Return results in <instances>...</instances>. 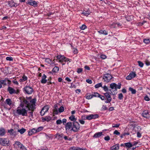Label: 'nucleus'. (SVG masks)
I'll return each instance as SVG.
<instances>
[{
    "label": "nucleus",
    "mask_w": 150,
    "mask_h": 150,
    "mask_svg": "<svg viewBox=\"0 0 150 150\" xmlns=\"http://www.w3.org/2000/svg\"><path fill=\"white\" fill-rule=\"evenodd\" d=\"M5 101L6 104L10 106L11 105L13 104L12 101L10 98H8L6 99Z\"/></svg>",
    "instance_id": "23"
},
{
    "label": "nucleus",
    "mask_w": 150,
    "mask_h": 150,
    "mask_svg": "<svg viewBox=\"0 0 150 150\" xmlns=\"http://www.w3.org/2000/svg\"><path fill=\"white\" fill-rule=\"evenodd\" d=\"M24 91L25 93L28 94H31L33 92V89L29 86H26L23 88Z\"/></svg>",
    "instance_id": "7"
},
{
    "label": "nucleus",
    "mask_w": 150,
    "mask_h": 150,
    "mask_svg": "<svg viewBox=\"0 0 150 150\" xmlns=\"http://www.w3.org/2000/svg\"><path fill=\"white\" fill-rule=\"evenodd\" d=\"M13 146L17 150H27L26 148L19 141L15 142Z\"/></svg>",
    "instance_id": "2"
},
{
    "label": "nucleus",
    "mask_w": 150,
    "mask_h": 150,
    "mask_svg": "<svg viewBox=\"0 0 150 150\" xmlns=\"http://www.w3.org/2000/svg\"><path fill=\"white\" fill-rule=\"evenodd\" d=\"M99 94L97 92L92 93V94L93 97H98V96H99Z\"/></svg>",
    "instance_id": "38"
},
{
    "label": "nucleus",
    "mask_w": 150,
    "mask_h": 150,
    "mask_svg": "<svg viewBox=\"0 0 150 150\" xmlns=\"http://www.w3.org/2000/svg\"><path fill=\"white\" fill-rule=\"evenodd\" d=\"M125 146L128 148H130L133 145L130 142L126 143L124 144Z\"/></svg>",
    "instance_id": "30"
},
{
    "label": "nucleus",
    "mask_w": 150,
    "mask_h": 150,
    "mask_svg": "<svg viewBox=\"0 0 150 150\" xmlns=\"http://www.w3.org/2000/svg\"><path fill=\"white\" fill-rule=\"evenodd\" d=\"M18 132H20L21 134H22L26 131V129L23 128H22L21 129H18Z\"/></svg>",
    "instance_id": "32"
},
{
    "label": "nucleus",
    "mask_w": 150,
    "mask_h": 150,
    "mask_svg": "<svg viewBox=\"0 0 150 150\" xmlns=\"http://www.w3.org/2000/svg\"><path fill=\"white\" fill-rule=\"evenodd\" d=\"M70 87L71 88H76V86L73 83H71V86H70Z\"/></svg>",
    "instance_id": "64"
},
{
    "label": "nucleus",
    "mask_w": 150,
    "mask_h": 150,
    "mask_svg": "<svg viewBox=\"0 0 150 150\" xmlns=\"http://www.w3.org/2000/svg\"><path fill=\"white\" fill-rule=\"evenodd\" d=\"M73 123L71 122H68L66 125L65 129L67 131H69L71 129L72 127Z\"/></svg>",
    "instance_id": "14"
},
{
    "label": "nucleus",
    "mask_w": 150,
    "mask_h": 150,
    "mask_svg": "<svg viewBox=\"0 0 150 150\" xmlns=\"http://www.w3.org/2000/svg\"><path fill=\"white\" fill-rule=\"evenodd\" d=\"M9 143V140L8 139L0 138V144H1L3 146L6 145L8 146Z\"/></svg>",
    "instance_id": "10"
},
{
    "label": "nucleus",
    "mask_w": 150,
    "mask_h": 150,
    "mask_svg": "<svg viewBox=\"0 0 150 150\" xmlns=\"http://www.w3.org/2000/svg\"><path fill=\"white\" fill-rule=\"evenodd\" d=\"M86 81L87 83H90V84H91L92 83V81L90 79H86Z\"/></svg>",
    "instance_id": "55"
},
{
    "label": "nucleus",
    "mask_w": 150,
    "mask_h": 150,
    "mask_svg": "<svg viewBox=\"0 0 150 150\" xmlns=\"http://www.w3.org/2000/svg\"><path fill=\"white\" fill-rule=\"evenodd\" d=\"M102 88L105 92L107 91L108 90V87L106 85H105L103 87H102Z\"/></svg>",
    "instance_id": "41"
},
{
    "label": "nucleus",
    "mask_w": 150,
    "mask_h": 150,
    "mask_svg": "<svg viewBox=\"0 0 150 150\" xmlns=\"http://www.w3.org/2000/svg\"><path fill=\"white\" fill-rule=\"evenodd\" d=\"M102 84L101 83H100L96 84L95 86V88H98L100 87L102 88Z\"/></svg>",
    "instance_id": "35"
},
{
    "label": "nucleus",
    "mask_w": 150,
    "mask_h": 150,
    "mask_svg": "<svg viewBox=\"0 0 150 150\" xmlns=\"http://www.w3.org/2000/svg\"><path fill=\"white\" fill-rule=\"evenodd\" d=\"M43 129V127H40L38 129H36V131L37 132H39V131L42 130Z\"/></svg>",
    "instance_id": "57"
},
{
    "label": "nucleus",
    "mask_w": 150,
    "mask_h": 150,
    "mask_svg": "<svg viewBox=\"0 0 150 150\" xmlns=\"http://www.w3.org/2000/svg\"><path fill=\"white\" fill-rule=\"evenodd\" d=\"M119 144H116L114 145L111 148V150H117L119 149Z\"/></svg>",
    "instance_id": "22"
},
{
    "label": "nucleus",
    "mask_w": 150,
    "mask_h": 150,
    "mask_svg": "<svg viewBox=\"0 0 150 150\" xmlns=\"http://www.w3.org/2000/svg\"><path fill=\"white\" fill-rule=\"evenodd\" d=\"M112 76L109 74H106L104 75L103 79V81L107 83L109 82L112 78Z\"/></svg>",
    "instance_id": "5"
},
{
    "label": "nucleus",
    "mask_w": 150,
    "mask_h": 150,
    "mask_svg": "<svg viewBox=\"0 0 150 150\" xmlns=\"http://www.w3.org/2000/svg\"><path fill=\"white\" fill-rule=\"evenodd\" d=\"M13 83H14L15 84H16L17 85H18V82L17 81H16V80H13L12 81Z\"/></svg>",
    "instance_id": "60"
},
{
    "label": "nucleus",
    "mask_w": 150,
    "mask_h": 150,
    "mask_svg": "<svg viewBox=\"0 0 150 150\" xmlns=\"http://www.w3.org/2000/svg\"><path fill=\"white\" fill-rule=\"evenodd\" d=\"M93 98L92 94L90 93L87 94L86 95V98L88 99H90Z\"/></svg>",
    "instance_id": "31"
},
{
    "label": "nucleus",
    "mask_w": 150,
    "mask_h": 150,
    "mask_svg": "<svg viewBox=\"0 0 150 150\" xmlns=\"http://www.w3.org/2000/svg\"><path fill=\"white\" fill-rule=\"evenodd\" d=\"M129 90L131 92L132 94H135L136 93V90L132 87H129Z\"/></svg>",
    "instance_id": "33"
},
{
    "label": "nucleus",
    "mask_w": 150,
    "mask_h": 150,
    "mask_svg": "<svg viewBox=\"0 0 150 150\" xmlns=\"http://www.w3.org/2000/svg\"><path fill=\"white\" fill-rule=\"evenodd\" d=\"M56 57L57 59L59 60V62L61 63L64 61L65 62H70L71 60V59L67 58L64 56L62 55H57Z\"/></svg>",
    "instance_id": "4"
},
{
    "label": "nucleus",
    "mask_w": 150,
    "mask_h": 150,
    "mask_svg": "<svg viewBox=\"0 0 150 150\" xmlns=\"http://www.w3.org/2000/svg\"><path fill=\"white\" fill-rule=\"evenodd\" d=\"M79 122L81 124L83 125L85 123V121L82 120H79Z\"/></svg>",
    "instance_id": "62"
},
{
    "label": "nucleus",
    "mask_w": 150,
    "mask_h": 150,
    "mask_svg": "<svg viewBox=\"0 0 150 150\" xmlns=\"http://www.w3.org/2000/svg\"><path fill=\"white\" fill-rule=\"evenodd\" d=\"M106 56L105 55L103 54H102L100 56V57L103 59H106Z\"/></svg>",
    "instance_id": "51"
},
{
    "label": "nucleus",
    "mask_w": 150,
    "mask_h": 150,
    "mask_svg": "<svg viewBox=\"0 0 150 150\" xmlns=\"http://www.w3.org/2000/svg\"><path fill=\"white\" fill-rule=\"evenodd\" d=\"M26 4H29L34 7H36L38 6V3L35 1L33 0H29L26 2Z\"/></svg>",
    "instance_id": "13"
},
{
    "label": "nucleus",
    "mask_w": 150,
    "mask_h": 150,
    "mask_svg": "<svg viewBox=\"0 0 150 150\" xmlns=\"http://www.w3.org/2000/svg\"><path fill=\"white\" fill-rule=\"evenodd\" d=\"M27 79L28 77L26 76L25 75H24L22 77V78L20 79L19 81L21 82H23L27 80Z\"/></svg>",
    "instance_id": "24"
},
{
    "label": "nucleus",
    "mask_w": 150,
    "mask_h": 150,
    "mask_svg": "<svg viewBox=\"0 0 150 150\" xmlns=\"http://www.w3.org/2000/svg\"><path fill=\"white\" fill-rule=\"evenodd\" d=\"M98 97L100 98L102 100H105V97L99 94V96H98Z\"/></svg>",
    "instance_id": "46"
},
{
    "label": "nucleus",
    "mask_w": 150,
    "mask_h": 150,
    "mask_svg": "<svg viewBox=\"0 0 150 150\" xmlns=\"http://www.w3.org/2000/svg\"><path fill=\"white\" fill-rule=\"evenodd\" d=\"M144 99L147 101H149L150 100L149 98L146 95L144 97Z\"/></svg>",
    "instance_id": "56"
},
{
    "label": "nucleus",
    "mask_w": 150,
    "mask_h": 150,
    "mask_svg": "<svg viewBox=\"0 0 150 150\" xmlns=\"http://www.w3.org/2000/svg\"><path fill=\"white\" fill-rule=\"evenodd\" d=\"M118 98L119 100H121L123 99V95L122 93H120L118 95Z\"/></svg>",
    "instance_id": "45"
},
{
    "label": "nucleus",
    "mask_w": 150,
    "mask_h": 150,
    "mask_svg": "<svg viewBox=\"0 0 150 150\" xmlns=\"http://www.w3.org/2000/svg\"><path fill=\"white\" fill-rule=\"evenodd\" d=\"M63 134H60L59 133L55 135L56 138L58 139L62 138L63 137Z\"/></svg>",
    "instance_id": "27"
},
{
    "label": "nucleus",
    "mask_w": 150,
    "mask_h": 150,
    "mask_svg": "<svg viewBox=\"0 0 150 150\" xmlns=\"http://www.w3.org/2000/svg\"><path fill=\"white\" fill-rule=\"evenodd\" d=\"M46 76L45 74H44L42 76V79L41 81V82L42 83H46L47 82V80L46 79Z\"/></svg>",
    "instance_id": "19"
},
{
    "label": "nucleus",
    "mask_w": 150,
    "mask_h": 150,
    "mask_svg": "<svg viewBox=\"0 0 150 150\" xmlns=\"http://www.w3.org/2000/svg\"><path fill=\"white\" fill-rule=\"evenodd\" d=\"M51 119V117L50 116H46L43 119L44 120L49 121Z\"/></svg>",
    "instance_id": "37"
},
{
    "label": "nucleus",
    "mask_w": 150,
    "mask_h": 150,
    "mask_svg": "<svg viewBox=\"0 0 150 150\" xmlns=\"http://www.w3.org/2000/svg\"><path fill=\"white\" fill-rule=\"evenodd\" d=\"M142 116L146 118H149L150 117V114L148 110L144 111L142 114Z\"/></svg>",
    "instance_id": "16"
},
{
    "label": "nucleus",
    "mask_w": 150,
    "mask_h": 150,
    "mask_svg": "<svg viewBox=\"0 0 150 150\" xmlns=\"http://www.w3.org/2000/svg\"><path fill=\"white\" fill-rule=\"evenodd\" d=\"M49 106L48 105H46L42 109L40 112V114L41 115H44L45 113L48 111L49 109Z\"/></svg>",
    "instance_id": "12"
},
{
    "label": "nucleus",
    "mask_w": 150,
    "mask_h": 150,
    "mask_svg": "<svg viewBox=\"0 0 150 150\" xmlns=\"http://www.w3.org/2000/svg\"><path fill=\"white\" fill-rule=\"evenodd\" d=\"M53 113L55 115H57L58 114V112L56 108H55V109L54 110Z\"/></svg>",
    "instance_id": "52"
},
{
    "label": "nucleus",
    "mask_w": 150,
    "mask_h": 150,
    "mask_svg": "<svg viewBox=\"0 0 150 150\" xmlns=\"http://www.w3.org/2000/svg\"><path fill=\"white\" fill-rule=\"evenodd\" d=\"M104 95L106 98L105 103H110L112 100V98L110 94V93H105Z\"/></svg>",
    "instance_id": "8"
},
{
    "label": "nucleus",
    "mask_w": 150,
    "mask_h": 150,
    "mask_svg": "<svg viewBox=\"0 0 150 150\" xmlns=\"http://www.w3.org/2000/svg\"><path fill=\"white\" fill-rule=\"evenodd\" d=\"M45 61L48 63H50L51 62H52V61L49 58H46L45 59Z\"/></svg>",
    "instance_id": "47"
},
{
    "label": "nucleus",
    "mask_w": 150,
    "mask_h": 150,
    "mask_svg": "<svg viewBox=\"0 0 150 150\" xmlns=\"http://www.w3.org/2000/svg\"><path fill=\"white\" fill-rule=\"evenodd\" d=\"M59 70V68L57 67H55L52 70V72L53 73H56L58 72Z\"/></svg>",
    "instance_id": "29"
},
{
    "label": "nucleus",
    "mask_w": 150,
    "mask_h": 150,
    "mask_svg": "<svg viewBox=\"0 0 150 150\" xmlns=\"http://www.w3.org/2000/svg\"><path fill=\"white\" fill-rule=\"evenodd\" d=\"M102 135V132H99L95 133L93 135V137L94 138H97L99 137Z\"/></svg>",
    "instance_id": "20"
},
{
    "label": "nucleus",
    "mask_w": 150,
    "mask_h": 150,
    "mask_svg": "<svg viewBox=\"0 0 150 150\" xmlns=\"http://www.w3.org/2000/svg\"><path fill=\"white\" fill-rule=\"evenodd\" d=\"M69 149L70 150H85V149L75 147H71Z\"/></svg>",
    "instance_id": "26"
},
{
    "label": "nucleus",
    "mask_w": 150,
    "mask_h": 150,
    "mask_svg": "<svg viewBox=\"0 0 150 150\" xmlns=\"http://www.w3.org/2000/svg\"><path fill=\"white\" fill-rule=\"evenodd\" d=\"M5 79L4 80H1L0 81V88H1L2 87V85H4V86H6V80Z\"/></svg>",
    "instance_id": "21"
},
{
    "label": "nucleus",
    "mask_w": 150,
    "mask_h": 150,
    "mask_svg": "<svg viewBox=\"0 0 150 150\" xmlns=\"http://www.w3.org/2000/svg\"><path fill=\"white\" fill-rule=\"evenodd\" d=\"M62 123V121L61 120H58L56 121V123L57 125L60 124Z\"/></svg>",
    "instance_id": "54"
},
{
    "label": "nucleus",
    "mask_w": 150,
    "mask_h": 150,
    "mask_svg": "<svg viewBox=\"0 0 150 150\" xmlns=\"http://www.w3.org/2000/svg\"><path fill=\"white\" fill-rule=\"evenodd\" d=\"M7 90L11 95L15 93L18 94L19 92L18 90H16L10 86H8Z\"/></svg>",
    "instance_id": "11"
},
{
    "label": "nucleus",
    "mask_w": 150,
    "mask_h": 150,
    "mask_svg": "<svg viewBox=\"0 0 150 150\" xmlns=\"http://www.w3.org/2000/svg\"><path fill=\"white\" fill-rule=\"evenodd\" d=\"M139 132H138L137 133V137L138 138H140L142 136L141 134Z\"/></svg>",
    "instance_id": "58"
},
{
    "label": "nucleus",
    "mask_w": 150,
    "mask_h": 150,
    "mask_svg": "<svg viewBox=\"0 0 150 150\" xmlns=\"http://www.w3.org/2000/svg\"><path fill=\"white\" fill-rule=\"evenodd\" d=\"M7 3L8 6L10 7H16L18 6V5H17V4L15 3L14 2V1H8L7 2Z\"/></svg>",
    "instance_id": "17"
},
{
    "label": "nucleus",
    "mask_w": 150,
    "mask_h": 150,
    "mask_svg": "<svg viewBox=\"0 0 150 150\" xmlns=\"http://www.w3.org/2000/svg\"><path fill=\"white\" fill-rule=\"evenodd\" d=\"M87 28L86 26L84 24L83 25L81 26L80 27V28L82 30H84Z\"/></svg>",
    "instance_id": "43"
},
{
    "label": "nucleus",
    "mask_w": 150,
    "mask_h": 150,
    "mask_svg": "<svg viewBox=\"0 0 150 150\" xmlns=\"http://www.w3.org/2000/svg\"><path fill=\"white\" fill-rule=\"evenodd\" d=\"M14 131L13 129H11L8 131V132L10 133L11 134L13 133Z\"/></svg>",
    "instance_id": "63"
},
{
    "label": "nucleus",
    "mask_w": 150,
    "mask_h": 150,
    "mask_svg": "<svg viewBox=\"0 0 150 150\" xmlns=\"http://www.w3.org/2000/svg\"><path fill=\"white\" fill-rule=\"evenodd\" d=\"M36 129L35 128H33L30 130L28 132V135L31 136L33 134L37 132Z\"/></svg>",
    "instance_id": "18"
},
{
    "label": "nucleus",
    "mask_w": 150,
    "mask_h": 150,
    "mask_svg": "<svg viewBox=\"0 0 150 150\" xmlns=\"http://www.w3.org/2000/svg\"><path fill=\"white\" fill-rule=\"evenodd\" d=\"M6 59L7 60L9 61H12L13 60V58L11 57H7L6 58Z\"/></svg>",
    "instance_id": "44"
},
{
    "label": "nucleus",
    "mask_w": 150,
    "mask_h": 150,
    "mask_svg": "<svg viewBox=\"0 0 150 150\" xmlns=\"http://www.w3.org/2000/svg\"><path fill=\"white\" fill-rule=\"evenodd\" d=\"M80 129V125L77 122H73L72 127L70 131H72L74 132H78Z\"/></svg>",
    "instance_id": "3"
},
{
    "label": "nucleus",
    "mask_w": 150,
    "mask_h": 150,
    "mask_svg": "<svg viewBox=\"0 0 150 150\" xmlns=\"http://www.w3.org/2000/svg\"><path fill=\"white\" fill-rule=\"evenodd\" d=\"M35 99H33L30 101H28L25 99L21 100L19 106L18 107L15 112V115H21L22 116H27V112H29L32 116H33L34 110L35 108Z\"/></svg>",
    "instance_id": "1"
},
{
    "label": "nucleus",
    "mask_w": 150,
    "mask_h": 150,
    "mask_svg": "<svg viewBox=\"0 0 150 150\" xmlns=\"http://www.w3.org/2000/svg\"><path fill=\"white\" fill-rule=\"evenodd\" d=\"M5 79H6V82L8 81V84L9 86L11 83V81L7 78H5Z\"/></svg>",
    "instance_id": "53"
},
{
    "label": "nucleus",
    "mask_w": 150,
    "mask_h": 150,
    "mask_svg": "<svg viewBox=\"0 0 150 150\" xmlns=\"http://www.w3.org/2000/svg\"><path fill=\"white\" fill-rule=\"evenodd\" d=\"M98 32L100 34H103L105 35H107L108 34V32L105 30H100L99 31H98Z\"/></svg>",
    "instance_id": "25"
},
{
    "label": "nucleus",
    "mask_w": 150,
    "mask_h": 150,
    "mask_svg": "<svg viewBox=\"0 0 150 150\" xmlns=\"http://www.w3.org/2000/svg\"><path fill=\"white\" fill-rule=\"evenodd\" d=\"M136 76V74L135 72H132L129 74L128 76L126 77V79L127 80H130L134 78Z\"/></svg>",
    "instance_id": "15"
},
{
    "label": "nucleus",
    "mask_w": 150,
    "mask_h": 150,
    "mask_svg": "<svg viewBox=\"0 0 150 150\" xmlns=\"http://www.w3.org/2000/svg\"><path fill=\"white\" fill-rule=\"evenodd\" d=\"M83 71V69L82 68H79L78 69L77 71V72L78 73H81Z\"/></svg>",
    "instance_id": "61"
},
{
    "label": "nucleus",
    "mask_w": 150,
    "mask_h": 150,
    "mask_svg": "<svg viewBox=\"0 0 150 150\" xmlns=\"http://www.w3.org/2000/svg\"><path fill=\"white\" fill-rule=\"evenodd\" d=\"M120 125V124H113L112 125V127H118Z\"/></svg>",
    "instance_id": "50"
},
{
    "label": "nucleus",
    "mask_w": 150,
    "mask_h": 150,
    "mask_svg": "<svg viewBox=\"0 0 150 150\" xmlns=\"http://www.w3.org/2000/svg\"><path fill=\"white\" fill-rule=\"evenodd\" d=\"M113 134L119 135L120 134V133L117 130H115L113 132Z\"/></svg>",
    "instance_id": "48"
},
{
    "label": "nucleus",
    "mask_w": 150,
    "mask_h": 150,
    "mask_svg": "<svg viewBox=\"0 0 150 150\" xmlns=\"http://www.w3.org/2000/svg\"><path fill=\"white\" fill-rule=\"evenodd\" d=\"M90 13V11H86L84 12H83L82 13V14H83L84 15L87 16L88 15H89Z\"/></svg>",
    "instance_id": "39"
},
{
    "label": "nucleus",
    "mask_w": 150,
    "mask_h": 150,
    "mask_svg": "<svg viewBox=\"0 0 150 150\" xmlns=\"http://www.w3.org/2000/svg\"><path fill=\"white\" fill-rule=\"evenodd\" d=\"M98 115L97 114H91L87 115L85 119L88 120H91L93 119H95L98 118Z\"/></svg>",
    "instance_id": "9"
},
{
    "label": "nucleus",
    "mask_w": 150,
    "mask_h": 150,
    "mask_svg": "<svg viewBox=\"0 0 150 150\" xmlns=\"http://www.w3.org/2000/svg\"><path fill=\"white\" fill-rule=\"evenodd\" d=\"M144 43L148 44L150 43V39L149 38L144 39L143 40Z\"/></svg>",
    "instance_id": "36"
},
{
    "label": "nucleus",
    "mask_w": 150,
    "mask_h": 150,
    "mask_svg": "<svg viewBox=\"0 0 150 150\" xmlns=\"http://www.w3.org/2000/svg\"><path fill=\"white\" fill-rule=\"evenodd\" d=\"M121 83H119L117 85L115 83H112L110 84V87L112 89H115V91H117V89H120L121 87Z\"/></svg>",
    "instance_id": "6"
},
{
    "label": "nucleus",
    "mask_w": 150,
    "mask_h": 150,
    "mask_svg": "<svg viewBox=\"0 0 150 150\" xmlns=\"http://www.w3.org/2000/svg\"><path fill=\"white\" fill-rule=\"evenodd\" d=\"M107 109V108L106 105H103L102 108V110H105Z\"/></svg>",
    "instance_id": "49"
},
{
    "label": "nucleus",
    "mask_w": 150,
    "mask_h": 150,
    "mask_svg": "<svg viewBox=\"0 0 150 150\" xmlns=\"http://www.w3.org/2000/svg\"><path fill=\"white\" fill-rule=\"evenodd\" d=\"M105 140V141H108L110 139V137L109 136H108L105 137L104 138Z\"/></svg>",
    "instance_id": "59"
},
{
    "label": "nucleus",
    "mask_w": 150,
    "mask_h": 150,
    "mask_svg": "<svg viewBox=\"0 0 150 150\" xmlns=\"http://www.w3.org/2000/svg\"><path fill=\"white\" fill-rule=\"evenodd\" d=\"M69 119L71 121L76 122V119L75 118V116L74 115H72L69 117Z\"/></svg>",
    "instance_id": "34"
},
{
    "label": "nucleus",
    "mask_w": 150,
    "mask_h": 150,
    "mask_svg": "<svg viewBox=\"0 0 150 150\" xmlns=\"http://www.w3.org/2000/svg\"><path fill=\"white\" fill-rule=\"evenodd\" d=\"M5 133V130L4 128L0 129V136H2Z\"/></svg>",
    "instance_id": "28"
},
{
    "label": "nucleus",
    "mask_w": 150,
    "mask_h": 150,
    "mask_svg": "<svg viewBox=\"0 0 150 150\" xmlns=\"http://www.w3.org/2000/svg\"><path fill=\"white\" fill-rule=\"evenodd\" d=\"M64 110V108L63 106H61L59 109V112H63Z\"/></svg>",
    "instance_id": "40"
},
{
    "label": "nucleus",
    "mask_w": 150,
    "mask_h": 150,
    "mask_svg": "<svg viewBox=\"0 0 150 150\" xmlns=\"http://www.w3.org/2000/svg\"><path fill=\"white\" fill-rule=\"evenodd\" d=\"M137 63L141 67H143L144 66V64L141 61H138Z\"/></svg>",
    "instance_id": "42"
}]
</instances>
